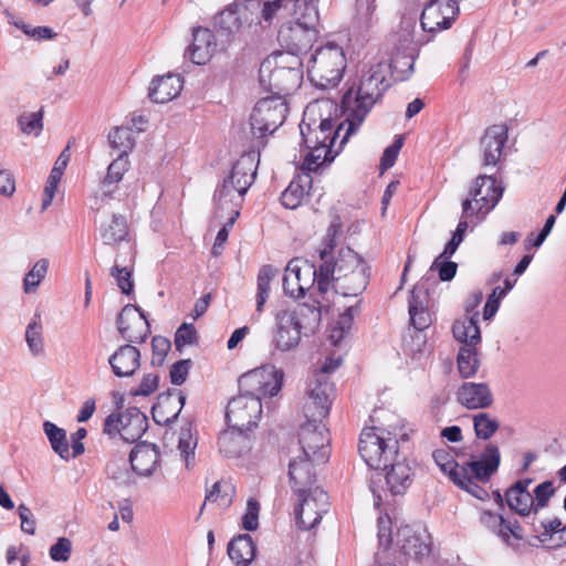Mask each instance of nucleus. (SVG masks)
<instances>
[{"instance_id": "nucleus-1", "label": "nucleus", "mask_w": 566, "mask_h": 566, "mask_svg": "<svg viewBox=\"0 0 566 566\" xmlns=\"http://www.w3.org/2000/svg\"><path fill=\"white\" fill-rule=\"evenodd\" d=\"M386 76L380 64L374 65L365 74L357 88L347 90L342 99V108L347 116V129L342 136L339 148L349 136L358 130L375 103L382 96L388 87Z\"/></svg>"}, {"instance_id": "nucleus-2", "label": "nucleus", "mask_w": 566, "mask_h": 566, "mask_svg": "<svg viewBox=\"0 0 566 566\" xmlns=\"http://www.w3.org/2000/svg\"><path fill=\"white\" fill-rule=\"evenodd\" d=\"M321 319L318 302L277 311L271 345L280 352L294 350L300 345L303 331L314 332L319 326Z\"/></svg>"}, {"instance_id": "nucleus-3", "label": "nucleus", "mask_w": 566, "mask_h": 566, "mask_svg": "<svg viewBox=\"0 0 566 566\" xmlns=\"http://www.w3.org/2000/svg\"><path fill=\"white\" fill-rule=\"evenodd\" d=\"M303 81V61L291 52H274L260 65V85L272 96L289 95L297 90Z\"/></svg>"}, {"instance_id": "nucleus-4", "label": "nucleus", "mask_w": 566, "mask_h": 566, "mask_svg": "<svg viewBox=\"0 0 566 566\" xmlns=\"http://www.w3.org/2000/svg\"><path fill=\"white\" fill-rule=\"evenodd\" d=\"M300 129L303 142L308 149L302 168L308 172L316 171L324 163L332 161L339 151V148L333 150V147L340 133L343 130L344 134L346 133L347 117L336 128L333 119L325 118L315 128L302 122Z\"/></svg>"}, {"instance_id": "nucleus-5", "label": "nucleus", "mask_w": 566, "mask_h": 566, "mask_svg": "<svg viewBox=\"0 0 566 566\" xmlns=\"http://www.w3.org/2000/svg\"><path fill=\"white\" fill-rule=\"evenodd\" d=\"M318 0H310L302 8L295 7L294 20L283 23L277 33L280 44L291 52L300 55L312 48L317 38L316 24L318 21Z\"/></svg>"}, {"instance_id": "nucleus-6", "label": "nucleus", "mask_w": 566, "mask_h": 566, "mask_svg": "<svg viewBox=\"0 0 566 566\" xmlns=\"http://www.w3.org/2000/svg\"><path fill=\"white\" fill-rule=\"evenodd\" d=\"M397 434L378 427L360 433L358 450L366 464L374 470H387L398 454Z\"/></svg>"}, {"instance_id": "nucleus-7", "label": "nucleus", "mask_w": 566, "mask_h": 566, "mask_svg": "<svg viewBox=\"0 0 566 566\" xmlns=\"http://www.w3.org/2000/svg\"><path fill=\"white\" fill-rule=\"evenodd\" d=\"M345 67L346 60L343 49L328 43L315 50L308 62L307 74L316 87L327 88L338 84Z\"/></svg>"}, {"instance_id": "nucleus-8", "label": "nucleus", "mask_w": 566, "mask_h": 566, "mask_svg": "<svg viewBox=\"0 0 566 566\" xmlns=\"http://www.w3.org/2000/svg\"><path fill=\"white\" fill-rule=\"evenodd\" d=\"M289 107L282 96H269L258 101L250 115V128L254 138L272 135L286 118Z\"/></svg>"}, {"instance_id": "nucleus-9", "label": "nucleus", "mask_w": 566, "mask_h": 566, "mask_svg": "<svg viewBox=\"0 0 566 566\" xmlns=\"http://www.w3.org/2000/svg\"><path fill=\"white\" fill-rule=\"evenodd\" d=\"M284 373L274 366H262L239 378L240 395H247L261 402L263 397H273L282 388Z\"/></svg>"}, {"instance_id": "nucleus-10", "label": "nucleus", "mask_w": 566, "mask_h": 566, "mask_svg": "<svg viewBox=\"0 0 566 566\" xmlns=\"http://www.w3.org/2000/svg\"><path fill=\"white\" fill-rule=\"evenodd\" d=\"M470 198L462 202L463 217H473L480 212H490L500 201L503 188L496 184L492 176L480 175L470 189Z\"/></svg>"}, {"instance_id": "nucleus-11", "label": "nucleus", "mask_w": 566, "mask_h": 566, "mask_svg": "<svg viewBox=\"0 0 566 566\" xmlns=\"http://www.w3.org/2000/svg\"><path fill=\"white\" fill-rule=\"evenodd\" d=\"M148 428L147 416L136 407L127 408L118 415H109L104 423V432L108 436L119 434L126 442H136Z\"/></svg>"}, {"instance_id": "nucleus-12", "label": "nucleus", "mask_w": 566, "mask_h": 566, "mask_svg": "<svg viewBox=\"0 0 566 566\" xmlns=\"http://www.w3.org/2000/svg\"><path fill=\"white\" fill-rule=\"evenodd\" d=\"M368 266L360 255L350 248H342L336 259L321 263L318 272V292L325 294L336 276L348 274L358 268Z\"/></svg>"}, {"instance_id": "nucleus-13", "label": "nucleus", "mask_w": 566, "mask_h": 566, "mask_svg": "<svg viewBox=\"0 0 566 566\" xmlns=\"http://www.w3.org/2000/svg\"><path fill=\"white\" fill-rule=\"evenodd\" d=\"M298 442L302 454L316 463H325L329 458L328 431L322 422L306 421L300 429Z\"/></svg>"}, {"instance_id": "nucleus-14", "label": "nucleus", "mask_w": 566, "mask_h": 566, "mask_svg": "<svg viewBox=\"0 0 566 566\" xmlns=\"http://www.w3.org/2000/svg\"><path fill=\"white\" fill-rule=\"evenodd\" d=\"M297 496L300 497V504L295 509L297 524L302 530H312L328 511V495L324 490L315 486Z\"/></svg>"}, {"instance_id": "nucleus-15", "label": "nucleus", "mask_w": 566, "mask_h": 566, "mask_svg": "<svg viewBox=\"0 0 566 566\" xmlns=\"http://www.w3.org/2000/svg\"><path fill=\"white\" fill-rule=\"evenodd\" d=\"M459 12V0H428L420 23L427 32L447 30L451 28Z\"/></svg>"}, {"instance_id": "nucleus-16", "label": "nucleus", "mask_w": 566, "mask_h": 566, "mask_svg": "<svg viewBox=\"0 0 566 566\" xmlns=\"http://www.w3.org/2000/svg\"><path fill=\"white\" fill-rule=\"evenodd\" d=\"M262 413V403L247 395L233 397L227 406L226 419L230 428L248 431L256 426Z\"/></svg>"}, {"instance_id": "nucleus-17", "label": "nucleus", "mask_w": 566, "mask_h": 566, "mask_svg": "<svg viewBox=\"0 0 566 566\" xmlns=\"http://www.w3.org/2000/svg\"><path fill=\"white\" fill-rule=\"evenodd\" d=\"M245 193V191H241L237 186L223 179L213 195L214 218L222 220L229 217V226H233L240 216V208Z\"/></svg>"}, {"instance_id": "nucleus-18", "label": "nucleus", "mask_w": 566, "mask_h": 566, "mask_svg": "<svg viewBox=\"0 0 566 566\" xmlns=\"http://www.w3.org/2000/svg\"><path fill=\"white\" fill-rule=\"evenodd\" d=\"M117 329L127 342L144 343L150 333V325L138 306L127 304L117 317Z\"/></svg>"}, {"instance_id": "nucleus-19", "label": "nucleus", "mask_w": 566, "mask_h": 566, "mask_svg": "<svg viewBox=\"0 0 566 566\" xmlns=\"http://www.w3.org/2000/svg\"><path fill=\"white\" fill-rule=\"evenodd\" d=\"M334 387L328 380L315 379V384L310 388L306 401L304 403V415L306 421L313 420L322 422L329 413Z\"/></svg>"}, {"instance_id": "nucleus-20", "label": "nucleus", "mask_w": 566, "mask_h": 566, "mask_svg": "<svg viewBox=\"0 0 566 566\" xmlns=\"http://www.w3.org/2000/svg\"><path fill=\"white\" fill-rule=\"evenodd\" d=\"M396 545L406 556L420 559L430 553V535L423 527L405 525L396 532Z\"/></svg>"}, {"instance_id": "nucleus-21", "label": "nucleus", "mask_w": 566, "mask_h": 566, "mask_svg": "<svg viewBox=\"0 0 566 566\" xmlns=\"http://www.w3.org/2000/svg\"><path fill=\"white\" fill-rule=\"evenodd\" d=\"M427 294L420 286H415L411 291L409 298V315L410 323L416 329V346L411 348L412 352H421L426 345V336L420 334L431 325V316L426 305Z\"/></svg>"}, {"instance_id": "nucleus-22", "label": "nucleus", "mask_w": 566, "mask_h": 566, "mask_svg": "<svg viewBox=\"0 0 566 566\" xmlns=\"http://www.w3.org/2000/svg\"><path fill=\"white\" fill-rule=\"evenodd\" d=\"M500 461L501 454L499 448L493 443H489L480 459L471 460L461 465L459 475L478 481H488L497 470Z\"/></svg>"}, {"instance_id": "nucleus-23", "label": "nucleus", "mask_w": 566, "mask_h": 566, "mask_svg": "<svg viewBox=\"0 0 566 566\" xmlns=\"http://www.w3.org/2000/svg\"><path fill=\"white\" fill-rule=\"evenodd\" d=\"M455 400L467 409L476 410L491 407L494 397L486 382L465 381L458 388Z\"/></svg>"}, {"instance_id": "nucleus-24", "label": "nucleus", "mask_w": 566, "mask_h": 566, "mask_svg": "<svg viewBox=\"0 0 566 566\" xmlns=\"http://www.w3.org/2000/svg\"><path fill=\"white\" fill-rule=\"evenodd\" d=\"M507 140V129L504 125L488 127L480 139V154L483 167L495 166Z\"/></svg>"}, {"instance_id": "nucleus-25", "label": "nucleus", "mask_w": 566, "mask_h": 566, "mask_svg": "<svg viewBox=\"0 0 566 566\" xmlns=\"http://www.w3.org/2000/svg\"><path fill=\"white\" fill-rule=\"evenodd\" d=\"M185 402L186 396L180 390H169L160 394L151 409L155 422L169 426L177 419Z\"/></svg>"}, {"instance_id": "nucleus-26", "label": "nucleus", "mask_w": 566, "mask_h": 566, "mask_svg": "<svg viewBox=\"0 0 566 566\" xmlns=\"http://www.w3.org/2000/svg\"><path fill=\"white\" fill-rule=\"evenodd\" d=\"M312 458L303 454L293 458L289 464V476L292 488L297 495L304 494L308 489H314L316 473L314 468L319 465Z\"/></svg>"}, {"instance_id": "nucleus-27", "label": "nucleus", "mask_w": 566, "mask_h": 566, "mask_svg": "<svg viewBox=\"0 0 566 566\" xmlns=\"http://www.w3.org/2000/svg\"><path fill=\"white\" fill-rule=\"evenodd\" d=\"M415 476V470L409 460L398 454L390 461L386 473V484L392 495H402L411 485Z\"/></svg>"}, {"instance_id": "nucleus-28", "label": "nucleus", "mask_w": 566, "mask_h": 566, "mask_svg": "<svg viewBox=\"0 0 566 566\" xmlns=\"http://www.w3.org/2000/svg\"><path fill=\"white\" fill-rule=\"evenodd\" d=\"M218 51V43L213 32L203 27L192 30V43L187 49L190 60L198 65L208 63Z\"/></svg>"}, {"instance_id": "nucleus-29", "label": "nucleus", "mask_w": 566, "mask_h": 566, "mask_svg": "<svg viewBox=\"0 0 566 566\" xmlns=\"http://www.w3.org/2000/svg\"><path fill=\"white\" fill-rule=\"evenodd\" d=\"M258 165L259 155L256 153H244L233 164L229 176L224 179L237 186L241 191L248 192L256 177Z\"/></svg>"}, {"instance_id": "nucleus-30", "label": "nucleus", "mask_w": 566, "mask_h": 566, "mask_svg": "<svg viewBox=\"0 0 566 566\" xmlns=\"http://www.w3.org/2000/svg\"><path fill=\"white\" fill-rule=\"evenodd\" d=\"M132 470L140 476H150L159 465V452L155 444L138 443L129 453Z\"/></svg>"}, {"instance_id": "nucleus-31", "label": "nucleus", "mask_w": 566, "mask_h": 566, "mask_svg": "<svg viewBox=\"0 0 566 566\" xmlns=\"http://www.w3.org/2000/svg\"><path fill=\"white\" fill-rule=\"evenodd\" d=\"M532 479H522L512 484L504 494L507 506L521 516H527L534 512L533 494L528 491Z\"/></svg>"}, {"instance_id": "nucleus-32", "label": "nucleus", "mask_w": 566, "mask_h": 566, "mask_svg": "<svg viewBox=\"0 0 566 566\" xmlns=\"http://www.w3.org/2000/svg\"><path fill=\"white\" fill-rule=\"evenodd\" d=\"M108 363L117 377H130L140 366V352L133 345L120 346L109 356Z\"/></svg>"}, {"instance_id": "nucleus-33", "label": "nucleus", "mask_w": 566, "mask_h": 566, "mask_svg": "<svg viewBox=\"0 0 566 566\" xmlns=\"http://www.w3.org/2000/svg\"><path fill=\"white\" fill-rule=\"evenodd\" d=\"M182 90V80L177 74L157 76L151 81L148 96L154 103H167L176 98Z\"/></svg>"}, {"instance_id": "nucleus-34", "label": "nucleus", "mask_w": 566, "mask_h": 566, "mask_svg": "<svg viewBox=\"0 0 566 566\" xmlns=\"http://www.w3.org/2000/svg\"><path fill=\"white\" fill-rule=\"evenodd\" d=\"M220 452L228 458H238L251 449V438L248 431L228 428L218 439Z\"/></svg>"}, {"instance_id": "nucleus-35", "label": "nucleus", "mask_w": 566, "mask_h": 566, "mask_svg": "<svg viewBox=\"0 0 566 566\" xmlns=\"http://www.w3.org/2000/svg\"><path fill=\"white\" fill-rule=\"evenodd\" d=\"M368 282V266L358 268L356 271L336 276V279L332 281L335 291L344 296H357L361 294L367 287Z\"/></svg>"}, {"instance_id": "nucleus-36", "label": "nucleus", "mask_w": 566, "mask_h": 566, "mask_svg": "<svg viewBox=\"0 0 566 566\" xmlns=\"http://www.w3.org/2000/svg\"><path fill=\"white\" fill-rule=\"evenodd\" d=\"M480 313L474 312L464 319H459L453 323L452 334L457 342L461 344L460 347L479 346L482 337L479 327Z\"/></svg>"}, {"instance_id": "nucleus-37", "label": "nucleus", "mask_w": 566, "mask_h": 566, "mask_svg": "<svg viewBox=\"0 0 566 566\" xmlns=\"http://www.w3.org/2000/svg\"><path fill=\"white\" fill-rule=\"evenodd\" d=\"M312 178L308 174L295 177L281 195V202L287 209L300 207L306 196L310 195Z\"/></svg>"}, {"instance_id": "nucleus-38", "label": "nucleus", "mask_w": 566, "mask_h": 566, "mask_svg": "<svg viewBox=\"0 0 566 566\" xmlns=\"http://www.w3.org/2000/svg\"><path fill=\"white\" fill-rule=\"evenodd\" d=\"M247 8L240 3H231L223 11L214 17V27L219 32H224L228 36L238 32L242 27V15Z\"/></svg>"}, {"instance_id": "nucleus-39", "label": "nucleus", "mask_w": 566, "mask_h": 566, "mask_svg": "<svg viewBox=\"0 0 566 566\" xmlns=\"http://www.w3.org/2000/svg\"><path fill=\"white\" fill-rule=\"evenodd\" d=\"M228 555L237 566H249L255 557V545L249 534H242L230 541Z\"/></svg>"}, {"instance_id": "nucleus-40", "label": "nucleus", "mask_w": 566, "mask_h": 566, "mask_svg": "<svg viewBox=\"0 0 566 566\" xmlns=\"http://www.w3.org/2000/svg\"><path fill=\"white\" fill-rule=\"evenodd\" d=\"M129 168L128 156L117 155L109 164L106 176L101 181V198L109 197L116 189L117 184L123 179Z\"/></svg>"}, {"instance_id": "nucleus-41", "label": "nucleus", "mask_w": 566, "mask_h": 566, "mask_svg": "<svg viewBox=\"0 0 566 566\" xmlns=\"http://www.w3.org/2000/svg\"><path fill=\"white\" fill-rule=\"evenodd\" d=\"M99 234L104 244L107 245H115L125 241L128 237L126 218L122 214H113L109 222L101 226Z\"/></svg>"}, {"instance_id": "nucleus-42", "label": "nucleus", "mask_w": 566, "mask_h": 566, "mask_svg": "<svg viewBox=\"0 0 566 566\" xmlns=\"http://www.w3.org/2000/svg\"><path fill=\"white\" fill-rule=\"evenodd\" d=\"M478 346L460 347L457 356L458 371L462 378L473 377L480 367Z\"/></svg>"}, {"instance_id": "nucleus-43", "label": "nucleus", "mask_w": 566, "mask_h": 566, "mask_svg": "<svg viewBox=\"0 0 566 566\" xmlns=\"http://www.w3.org/2000/svg\"><path fill=\"white\" fill-rule=\"evenodd\" d=\"M43 431L49 439L52 450L63 460L71 458L66 431L51 421H44Z\"/></svg>"}, {"instance_id": "nucleus-44", "label": "nucleus", "mask_w": 566, "mask_h": 566, "mask_svg": "<svg viewBox=\"0 0 566 566\" xmlns=\"http://www.w3.org/2000/svg\"><path fill=\"white\" fill-rule=\"evenodd\" d=\"M342 228L343 224L340 218L335 216L326 230V234L322 241V247L318 250L322 263L334 258L332 253L342 235Z\"/></svg>"}, {"instance_id": "nucleus-45", "label": "nucleus", "mask_w": 566, "mask_h": 566, "mask_svg": "<svg viewBox=\"0 0 566 566\" xmlns=\"http://www.w3.org/2000/svg\"><path fill=\"white\" fill-rule=\"evenodd\" d=\"M108 143L117 155L128 156L135 144L134 132L129 127H115L108 134Z\"/></svg>"}, {"instance_id": "nucleus-46", "label": "nucleus", "mask_w": 566, "mask_h": 566, "mask_svg": "<svg viewBox=\"0 0 566 566\" xmlns=\"http://www.w3.org/2000/svg\"><path fill=\"white\" fill-rule=\"evenodd\" d=\"M279 270L272 265H263L258 274L256 312L260 314L270 295L271 281L277 275Z\"/></svg>"}, {"instance_id": "nucleus-47", "label": "nucleus", "mask_w": 566, "mask_h": 566, "mask_svg": "<svg viewBox=\"0 0 566 566\" xmlns=\"http://www.w3.org/2000/svg\"><path fill=\"white\" fill-rule=\"evenodd\" d=\"M293 7L295 11V0H266L263 2L261 10V19L268 24H272L274 21L283 18Z\"/></svg>"}, {"instance_id": "nucleus-48", "label": "nucleus", "mask_w": 566, "mask_h": 566, "mask_svg": "<svg viewBox=\"0 0 566 566\" xmlns=\"http://www.w3.org/2000/svg\"><path fill=\"white\" fill-rule=\"evenodd\" d=\"M472 422L475 436L481 440H489L500 428L497 418L488 412L473 415Z\"/></svg>"}, {"instance_id": "nucleus-49", "label": "nucleus", "mask_w": 566, "mask_h": 566, "mask_svg": "<svg viewBox=\"0 0 566 566\" xmlns=\"http://www.w3.org/2000/svg\"><path fill=\"white\" fill-rule=\"evenodd\" d=\"M294 263L295 271L300 277L298 286L302 289L303 294L305 295V292L311 290L315 283L318 289L319 268L316 269L313 263L302 259H294Z\"/></svg>"}, {"instance_id": "nucleus-50", "label": "nucleus", "mask_w": 566, "mask_h": 566, "mask_svg": "<svg viewBox=\"0 0 566 566\" xmlns=\"http://www.w3.org/2000/svg\"><path fill=\"white\" fill-rule=\"evenodd\" d=\"M25 342L33 356H40L43 353V326L39 315H35L28 324L25 329Z\"/></svg>"}, {"instance_id": "nucleus-51", "label": "nucleus", "mask_w": 566, "mask_h": 566, "mask_svg": "<svg viewBox=\"0 0 566 566\" xmlns=\"http://www.w3.org/2000/svg\"><path fill=\"white\" fill-rule=\"evenodd\" d=\"M358 313L359 307L355 305L347 307L345 312L339 315L331 333V339L334 344L340 342L344 338L345 334H347L352 329L355 315H357Z\"/></svg>"}, {"instance_id": "nucleus-52", "label": "nucleus", "mask_w": 566, "mask_h": 566, "mask_svg": "<svg viewBox=\"0 0 566 566\" xmlns=\"http://www.w3.org/2000/svg\"><path fill=\"white\" fill-rule=\"evenodd\" d=\"M232 488L227 482H216L206 494L205 503L202 504L200 512H202L207 502L217 503L221 507H227L232 502Z\"/></svg>"}, {"instance_id": "nucleus-53", "label": "nucleus", "mask_w": 566, "mask_h": 566, "mask_svg": "<svg viewBox=\"0 0 566 566\" xmlns=\"http://www.w3.org/2000/svg\"><path fill=\"white\" fill-rule=\"evenodd\" d=\"M432 458L436 464L441 469V471L447 474L451 481L453 482L455 479H459L460 465L454 460L452 454L447 449H437L432 453Z\"/></svg>"}, {"instance_id": "nucleus-54", "label": "nucleus", "mask_w": 566, "mask_h": 566, "mask_svg": "<svg viewBox=\"0 0 566 566\" xmlns=\"http://www.w3.org/2000/svg\"><path fill=\"white\" fill-rule=\"evenodd\" d=\"M197 447V439L192 437L190 428H182L179 436L178 450L180 457L185 460L187 469L195 464V449Z\"/></svg>"}, {"instance_id": "nucleus-55", "label": "nucleus", "mask_w": 566, "mask_h": 566, "mask_svg": "<svg viewBox=\"0 0 566 566\" xmlns=\"http://www.w3.org/2000/svg\"><path fill=\"white\" fill-rule=\"evenodd\" d=\"M49 269L48 259H40L33 268L25 274L23 279V290L25 293L34 292L40 285L41 281L45 277Z\"/></svg>"}, {"instance_id": "nucleus-56", "label": "nucleus", "mask_w": 566, "mask_h": 566, "mask_svg": "<svg viewBox=\"0 0 566 566\" xmlns=\"http://www.w3.org/2000/svg\"><path fill=\"white\" fill-rule=\"evenodd\" d=\"M415 56L413 52H397L390 60V67L397 73L400 80H406L413 71Z\"/></svg>"}, {"instance_id": "nucleus-57", "label": "nucleus", "mask_w": 566, "mask_h": 566, "mask_svg": "<svg viewBox=\"0 0 566 566\" xmlns=\"http://www.w3.org/2000/svg\"><path fill=\"white\" fill-rule=\"evenodd\" d=\"M300 277L295 271L294 259L291 260L284 271L283 276V291L286 295L293 298H300L304 296L302 289L298 286Z\"/></svg>"}, {"instance_id": "nucleus-58", "label": "nucleus", "mask_w": 566, "mask_h": 566, "mask_svg": "<svg viewBox=\"0 0 566 566\" xmlns=\"http://www.w3.org/2000/svg\"><path fill=\"white\" fill-rule=\"evenodd\" d=\"M42 109L32 113H24L19 116L18 124L23 134L39 136L42 132L43 124Z\"/></svg>"}, {"instance_id": "nucleus-59", "label": "nucleus", "mask_w": 566, "mask_h": 566, "mask_svg": "<svg viewBox=\"0 0 566 566\" xmlns=\"http://www.w3.org/2000/svg\"><path fill=\"white\" fill-rule=\"evenodd\" d=\"M539 531L534 526V532L538 533L536 538L542 543L546 544L554 539L555 534H566V525H563L562 521L558 517L553 520L542 522Z\"/></svg>"}, {"instance_id": "nucleus-60", "label": "nucleus", "mask_w": 566, "mask_h": 566, "mask_svg": "<svg viewBox=\"0 0 566 566\" xmlns=\"http://www.w3.org/2000/svg\"><path fill=\"white\" fill-rule=\"evenodd\" d=\"M391 521L388 515L379 516L378 518V541L379 546L382 548V552H378L376 554V562L380 559H385V553L390 547L392 538H391V530H390Z\"/></svg>"}, {"instance_id": "nucleus-61", "label": "nucleus", "mask_w": 566, "mask_h": 566, "mask_svg": "<svg viewBox=\"0 0 566 566\" xmlns=\"http://www.w3.org/2000/svg\"><path fill=\"white\" fill-rule=\"evenodd\" d=\"M534 499V513L545 507L549 499L555 494L554 484L552 481H545L538 484L533 491Z\"/></svg>"}, {"instance_id": "nucleus-62", "label": "nucleus", "mask_w": 566, "mask_h": 566, "mask_svg": "<svg viewBox=\"0 0 566 566\" xmlns=\"http://www.w3.org/2000/svg\"><path fill=\"white\" fill-rule=\"evenodd\" d=\"M72 554V542L66 537H59L50 547L49 555L54 562L65 563Z\"/></svg>"}, {"instance_id": "nucleus-63", "label": "nucleus", "mask_w": 566, "mask_h": 566, "mask_svg": "<svg viewBox=\"0 0 566 566\" xmlns=\"http://www.w3.org/2000/svg\"><path fill=\"white\" fill-rule=\"evenodd\" d=\"M197 340V332L192 324H181L175 333V346L181 352L186 345H192Z\"/></svg>"}, {"instance_id": "nucleus-64", "label": "nucleus", "mask_w": 566, "mask_h": 566, "mask_svg": "<svg viewBox=\"0 0 566 566\" xmlns=\"http://www.w3.org/2000/svg\"><path fill=\"white\" fill-rule=\"evenodd\" d=\"M171 347V343L168 338L164 336H154L151 339V364L154 366H161L166 355L168 354Z\"/></svg>"}]
</instances>
